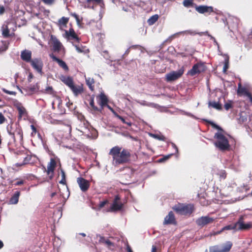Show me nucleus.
<instances>
[{"instance_id": "1", "label": "nucleus", "mask_w": 252, "mask_h": 252, "mask_svg": "<svg viewBox=\"0 0 252 252\" xmlns=\"http://www.w3.org/2000/svg\"><path fill=\"white\" fill-rule=\"evenodd\" d=\"M109 155L112 158V164L114 166L129 163L131 154L130 150L118 146L112 147L109 152Z\"/></svg>"}, {"instance_id": "2", "label": "nucleus", "mask_w": 252, "mask_h": 252, "mask_svg": "<svg viewBox=\"0 0 252 252\" xmlns=\"http://www.w3.org/2000/svg\"><path fill=\"white\" fill-rule=\"evenodd\" d=\"M7 130L14 142L17 141L21 142L23 141V130L19 125L13 124L8 125L7 126Z\"/></svg>"}, {"instance_id": "3", "label": "nucleus", "mask_w": 252, "mask_h": 252, "mask_svg": "<svg viewBox=\"0 0 252 252\" xmlns=\"http://www.w3.org/2000/svg\"><path fill=\"white\" fill-rule=\"evenodd\" d=\"M214 137L216 139L214 144L216 148L221 151H227L229 149L230 145L228 140L221 132L216 133Z\"/></svg>"}, {"instance_id": "4", "label": "nucleus", "mask_w": 252, "mask_h": 252, "mask_svg": "<svg viewBox=\"0 0 252 252\" xmlns=\"http://www.w3.org/2000/svg\"><path fill=\"white\" fill-rule=\"evenodd\" d=\"M172 209L177 214L184 216H190L194 211V205L191 204L179 203Z\"/></svg>"}, {"instance_id": "5", "label": "nucleus", "mask_w": 252, "mask_h": 252, "mask_svg": "<svg viewBox=\"0 0 252 252\" xmlns=\"http://www.w3.org/2000/svg\"><path fill=\"white\" fill-rule=\"evenodd\" d=\"M58 162L60 163V159L57 157L51 158L50 162L47 164V169H45L47 174L50 180L52 179L54 177V170ZM60 164L61 165V164Z\"/></svg>"}, {"instance_id": "6", "label": "nucleus", "mask_w": 252, "mask_h": 252, "mask_svg": "<svg viewBox=\"0 0 252 252\" xmlns=\"http://www.w3.org/2000/svg\"><path fill=\"white\" fill-rule=\"evenodd\" d=\"M207 67L204 63L199 62L194 64L192 68L189 70L188 74L191 76L199 74L206 71Z\"/></svg>"}, {"instance_id": "7", "label": "nucleus", "mask_w": 252, "mask_h": 252, "mask_svg": "<svg viewBox=\"0 0 252 252\" xmlns=\"http://www.w3.org/2000/svg\"><path fill=\"white\" fill-rule=\"evenodd\" d=\"M234 227L236 231L247 230L252 227V224L251 222L245 223L244 217L241 216L237 222L234 223Z\"/></svg>"}, {"instance_id": "8", "label": "nucleus", "mask_w": 252, "mask_h": 252, "mask_svg": "<svg viewBox=\"0 0 252 252\" xmlns=\"http://www.w3.org/2000/svg\"><path fill=\"white\" fill-rule=\"evenodd\" d=\"M184 72V67L182 66L178 71H173L166 74L165 75V80L169 82L174 81L180 78L182 76Z\"/></svg>"}, {"instance_id": "9", "label": "nucleus", "mask_w": 252, "mask_h": 252, "mask_svg": "<svg viewBox=\"0 0 252 252\" xmlns=\"http://www.w3.org/2000/svg\"><path fill=\"white\" fill-rule=\"evenodd\" d=\"M11 24H13V23L11 22H5V23L2 26L1 28V34L4 38H9L10 37H12L14 35V32L15 29L16 28L15 27V28H13L12 32H10V29L9 28V25Z\"/></svg>"}, {"instance_id": "10", "label": "nucleus", "mask_w": 252, "mask_h": 252, "mask_svg": "<svg viewBox=\"0 0 252 252\" xmlns=\"http://www.w3.org/2000/svg\"><path fill=\"white\" fill-rule=\"evenodd\" d=\"M120 200L121 197L119 195H115L109 211L115 212L122 210L124 204L120 201Z\"/></svg>"}, {"instance_id": "11", "label": "nucleus", "mask_w": 252, "mask_h": 252, "mask_svg": "<svg viewBox=\"0 0 252 252\" xmlns=\"http://www.w3.org/2000/svg\"><path fill=\"white\" fill-rule=\"evenodd\" d=\"M32 67L40 74L42 73L43 63L40 58H34L30 62Z\"/></svg>"}, {"instance_id": "12", "label": "nucleus", "mask_w": 252, "mask_h": 252, "mask_svg": "<svg viewBox=\"0 0 252 252\" xmlns=\"http://www.w3.org/2000/svg\"><path fill=\"white\" fill-rule=\"evenodd\" d=\"M14 106L18 111V120H21L23 117L27 116L28 112L21 102L16 101L14 103Z\"/></svg>"}, {"instance_id": "13", "label": "nucleus", "mask_w": 252, "mask_h": 252, "mask_svg": "<svg viewBox=\"0 0 252 252\" xmlns=\"http://www.w3.org/2000/svg\"><path fill=\"white\" fill-rule=\"evenodd\" d=\"M214 219L209 216H203L196 220V224L201 227L214 222Z\"/></svg>"}, {"instance_id": "14", "label": "nucleus", "mask_w": 252, "mask_h": 252, "mask_svg": "<svg viewBox=\"0 0 252 252\" xmlns=\"http://www.w3.org/2000/svg\"><path fill=\"white\" fill-rule=\"evenodd\" d=\"M195 9L200 14L208 13L210 14L211 13L214 12V8L211 6L205 5H197L195 4Z\"/></svg>"}, {"instance_id": "15", "label": "nucleus", "mask_w": 252, "mask_h": 252, "mask_svg": "<svg viewBox=\"0 0 252 252\" xmlns=\"http://www.w3.org/2000/svg\"><path fill=\"white\" fill-rule=\"evenodd\" d=\"M50 42L53 46V50L54 52H59L63 46L61 42L54 35L50 36Z\"/></svg>"}, {"instance_id": "16", "label": "nucleus", "mask_w": 252, "mask_h": 252, "mask_svg": "<svg viewBox=\"0 0 252 252\" xmlns=\"http://www.w3.org/2000/svg\"><path fill=\"white\" fill-rule=\"evenodd\" d=\"M77 181L82 191L85 192L89 189L90 184L88 180L82 177H79L77 178Z\"/></svg>"}, {"instance_id": "17", "label": "nucleus", "mask_w": 252, "mask_h": 252, "mask_svg": "<svg viewBox=\"0 0 252 252\" xmlns=\"http://www.w3.org/2000/svg\"><path fill=\"white\" fill-rule=\"evenodd\" d=\"M50 58L53 60V61L57 62L59 65L62 67L64 71H68L69 68L65 62L61 59H59L56 57L54 54H51L50 55Z\"/></svg>"}, {"instance_id": "18", "label": "nucleus", "mask_w": 252, "mask_h": 252, "mask_svg": "<svg viewBox=\"0 0 252 252\" xmlns=\"http://www.w3.org/2000/svg\"><path fill=\"white\" fill-rule=\"evenodd\" d=\"M163 224L164 225L167 224H174L176 225L177 224V221L176 220L175 216L173 213V212L170 211L167 216H166L163 221Z\"/></svg>"}, {"instance_id": "19", "label": "nucleus", "mask_w": 252, "mask_h": 252, "mask_svg": "<svg viewBox=\"0 0 252 252\" xmlns=\"http://www.w3.org/2000/svg\"><path fill=\"white\" fill-rule=\"evenodd\" d=\"M98 97L99 98L98 104L100 106L101 108L100 109H101V111L105 106H107L109 108L112 109L110 107L107 105L108 99L104 94L101 93Z\"/></svg>"}, {"instance_id": "20", "label": "nucleus", "mask_w": 252, "mask_h": 252, "mask_svg": "<svg viewBox=\"0 0 252 252\" xmlns=\"http://www.w3.org/2000/svg\"><path fill=\"white\" fill-rule=\"evenodd\" d=\"M32 53L28 50H24L21 52V58L26 63H30L32 59Z\"/></svg>"}, {"instance_id": "21", "label": "nucleus", "mask_w": 252, "mask_h": 252, "mask_svg": "<svg viewBox=\"0 0 252 252\" xmlns=\"http://www.w3.org/2000/svg\"><path fill=\"white\" fill-rule=\"evenodd\" d=\"M75 96L82 94L84 92L83 84L80 85H75L74 84L70 88Z\"/></svg>"}, {"instance_id": "22", "label": "nucleus", "mask_w": 252, "mask_h": 252, "mask_svg": "<svg viewBox=\"0 0 252 252\" xmlns=\"http://www.w3.org/2000/svg\"><path fill=\"white\" fill-rule=\"evenodd\" d=\"M65 34L66 37L69 39H74L77 42H79L80 41V38L78 36L72 28L69 29L68 31H65Z\"/></svg>"}, {"instance_id": "23", "label": "nucleus", "mask_w": 252, "mask_h": 252, "mask_svg": "<svg viewBox=\"0 0 252 252\" xmlns=\"http://www.w3.org/2000/svg\"><path fill=\"white\" fill-rule=\"evenodd\" d=\"M250 94L251 93L249 91L247 88L242 86L240 83L238 84L237 94L239 95H245L248 96V95H250Z\"/></svg>"}, {"instance_id": "24", "label": "nucleus", "mask_w": 252, "mask_h": 252, "mask_svg": "<svg viewBox=\"0 0 252 252\" xmlns=\"http://www.w3.org/2000/svg\"><path fill=\"white\" fill-rule=\"evenodd\" d=\"M60 79L69 88L74 84L73 79L70 76H62Z\"/></svg>"}, {"instance_id": "25", "label": "nucleus", "mask_w": 252, "mask_h": 252, "mask_svg": "<svg viewBox=\"0 0 252 252\" xmlns=\"http://www.w3.org/2000/svg\"><path fill=\"white\" fill-rule=\"evenodd\" d=\"M20 195V192L16 191L14 192L9 200L10 204H16L19 201V198Z\"/></svg>"}, {"instance_id": "26", "label": "nucleus", "mask_w": 252, "mask_h": 252, "mask_svg": "<svg viewBox=\"0 0 252 252\" xmlns=\"http://www.w3.org/2000/svg\"><path fill=\"white\" fill-rule=\"evenodd\" d=\"M87 85L88 86L89 89L93 92L94 90V83L95 81L93 78L88 77L85 78Z\"/></svg>"}, {"instance_id": "27", "label": "nucleus", "mask_w": 252, "mask_h": 252, "mask_svg": "<svg viewBox=\"0 0 252 252\" xmlns=\"http://www.w3.org/2000/svg\"><path fill=\"white\" fill-rule=\"evenodd\" d=\"M222 252H228L232 246V243L231 242H227L226 243L220 245Z\"/></svg>"}, {"instance_id": "28", "label": "nucleus", "mask_w": 252, "mask_h": 252, "mask_svg": "<svg viewBox=\"0 0 252 252\" xmlns=\"http://www.w3.org/2000/svg\"><path fill=\"white\" fill-rule=\"evenodd\" d=\"M209 106H211L213 108L218 110H222V105L220 102H216V101H210L208 103Z\"/></svg>"}, {"instance_id": "29", "label": "nucleus", "mask_w": 252, "mask_h": 252, "mask_svg": "<svg viewBox=\"0 0 252 252\" xmlns=\"http://www.w3.org/2000/svg\"><path fill=\"white\" fill-rule=\"evenodd\" d=\"M99 242L101 243L107 245L108 247L114 246V243H112L109 239H105L104 237H101L99 239Z\"/></svg>"}, {"instance_id": "30", "label": "nucleus", "mask_w": 252, "mask_h": 252, "mask_svg": "<svg viewBox=\"0 0 252 252\" xmlns=\"http://www.w3.org/2000/svg\"><path fill=\"white\" fill-rule=\"evenodd\" d=\"M248 115L245 112L240 113V117L238 119V122L240 124H243L247 121Z\"/></svg>"}, {"instance_id": "31", "label": "nucleus", "mask_w": 252, "mask_h": 252, "mask_svg": "<svg viewBox=\"0 0 252 252\" xmlns=\"http://www.w3.org/2000/svg\"><path fill=\"white\" fill-rule=\"evenodd\" d=\"M159 16L158 14H155L151 16L147 21L149 25H154L158 20Z\"/></svg>"}, {"instance_id": "32", "label": "nucleus", "mask_w": 252, "mask_h": 252, "mask_svg": "<svg viewBox=\"0 0 252 252\" xmlns=\"http://www.w3.org/2000/svg\"><path fill=\"white\" fill-rule=\"evenodd\" d=\"M90 105L92 109L94 112H101V109L94 105V98L93 97L90 98Z\"/></svg>"}, {"instance_id": "33", "label": "nucleus", "mask_w": 252, "mask_h": 252, "mask_svg": "<svg viewBox=\"0 0 252 252\" xmlns=\"http://www.w3.org/2000/svg\"><path fill=\"white\" fill-rule=\"evenodd\" d=\"M183 5L186 7H194L195 8V3L193 0H184L183 2Z\"/></svg>"}, {"instance_id": "34", "label": "nucleus", "mask_w": 252, "mask_h": 252, "mask_svg": "<svg viewBox=\"0 0 252 252\" xmlns=\"http://www.w3.org/2000/svg\"><path fill=\"white\" fill-rule=\"evenodd\" d=\"M114 114L115 116L120 119L123 123L126 124L129 126H131V123L129 121H126V119L118 115L116 113H115Z\"/></svg>"}, {"instance_id": "35", "label": "nucleus", "mask_w": 252, "mask_h": 252, "mask_svg": "<svg viewBox=\"0 0 252 252\" xmlns=\"http://www.w3.org/2000/svg\"><path fill=\"white\" fill-rule=\"evenodd\" d=\"M209 252H222L220 245L210 247Z\"/></svg>"}, {"instance_id": "36", "label": "nucleus", "mask_w": 252, "mask_h": 252, "mask_svg": "<svg viewBox=\"0 0 252 252\" xmlns=\"http://www.w3.org/2000/svg\"><path fill=\"white\" fill-rule=\"evenodd\" d=\"M44 93L53 95H55L56 93L51 86L47 87L44 90Z\"/></svg>"}, {"instance_id": "37", "label": "nucleus", "mask_w": 252, "mask_h": 252, "mask_svg": "<svg viewBox=\"0 0 252 252\" xmlns=\"http://www.w3.org/2000/svg\"><path fill=\"white\" fill-rule=\"evenodd\" d=\"M38 88L37 85H32L27 87V90L32 93L37 92Z\"/></svg>"}, {"instance_id": "38", "label": "nucleus", "mask_w": 252, "mask_h": 252, "mask_svg": "<svg viewBox=\"0 0 252 252\" xmlns=\"http://www.w3.org/2000/svg\"><path fill=\"white\" fill-rule=\"evenodd\" d=\"M233 102L232 101L229 100L228 102H226L224 104V109L227 111L229 110L230 108H233Z\"/></svg>"}, {"instance_id": "39", "label": "nucleus", "mask_w": 252, "mask_h": 252, "mask_svg": "<svg viewBox=\"0 0 252 252\" xmlns=\"http://www.w3.org/2000/svg\"><path fill=\"white\" fill-rule=\"evenodd\" d=\"M229 67V57L227 56L224 60V64L223 67L224 72H225Z\"/></svg>"}, {"instance_id": "40", "label": "nucleus", "mask_w": 252, "mask_h": 252, "mask_svg": "<svg viewBox=\"0 0 252 252\" xmlns=\"http://www.w3.org/2000/svg\"><path fill=\"white\" fill-rule=\"evenodd\" d=\"M207 122L209 124H210L213 127H214V128H216L217 129H218V130H220V131H222V132L224 131L223 130L220 126H219L218 125H216L214 122L210 121H207Z\"/></svg>"}, {"instance_id": "41", "label": "nucleus", "mask_w": 252, "mask_h": 252, "mask_svg": "<svg viewBox=\"0 0 252 252\" xmlns=\"http://www.w3.org/2000/svg\"><path fill=\"white\" fill-rule=\"evenodd\" d=\"M59 22L60 24L65 26L68 22V18L63 17L59 20Z\"/></svg>"}, {"instance_id": "42", "label": "nucleus", "mask_w": 252, "mask_h": 252, "mask_svg": "<svg viewBox=\"0 0 252 252\" xmlns=\"http://www.w3.org/2000/svg\"><path fill=\"white\" fill-rule=\"evenodd\" d=\"M31 128L32 130L31 132V136L32 137H34L35 136L36 133L37 132L36 127L33 125H31Z\"/></svg>"}, {"instance_id": "43", "label": "nucleus", "mask_w": 252, "mask_h": 252, "mask_svg": "<svg viewBox=\"0 0 252 252\" xmlns=\"http://www.w3.org/2000/svg\"><path fill=\"white\" fill-rule=\"evenodd\" d=\"M172 155H173V154H170V155L165 156L163 157L159 158L158 159V161L159 162H164V161L167 160V159H168Z\"/></svg>"}, {"instance_id": "44", "label": "nucleus", "mask_w": 252, "mask_h": 252, "mask_svg": "<svg viewBox=\"0 0 252 252\" xmlns=\"http://www.w3.org/2000/svg\"><path fill=\"white\" fill-rule=\"evenodd\" d=\"M234 229L235 230V228L234 227V223L233 224L228 225L222 228L221 231L225 230H232Z\"/></svg>"}, {"instance_id": "45", "label": "nucleus", "mask_w": 252, "mask_h": 252, "mask_svg": "<svg viewBox=\"0 0 252 252\" xmlns=\"http://www.w3.org/2000/svg\"><path fill=\"white\" fill-rule=\"evenodd\" d=\"M86 1L88 3L93 2L94 4H100L101 3H103V0H87Z\"/></svg>"}, {"instance_id": "46", "label": "nucleus", "mask_w": 252, "mask_h": 252, "mask_svg": "<svg viewBox=\"0 0 252 252\" xmlns=\"http://www.w3.org/2000/svg\"><path fill=\"white\" fill-rule=\"evenodd\" d=\"M108 203V201L107 200H104L103 201L100 202L98 207L99 209L103 208L106 204Z\"/></svg>"}, {"instance_id": "47", "label": "nucleus", "mask_w": 252, "mask_h": 252, "mask_svg": "<svg viewBox=\"0 0 252 252\" xmlns=\"http://www.w3.org/2000/svg\"><path fill=\"white\" fill-rule=\"evenodd\" d=\"M6 121V119L1 112H0V124H3Z\"/></svg>"}, {"instance_id": "48", "label": "nucleus", "mask_w": 252, "mask_h": 252, "mask_svg": "<svg viewBox=\"0 0 252 252\" xmlns=\"http://www.w3.org/2000/svg\"><path fill=\"white\" fill-rule=\"evenodd\" d=\"M24 181L23 180L15 182L13 183V185L15 186H20L24 184Z\"/></svg>"}, {"instance_id": "49", "label": "nucleus", "mask_w": 252, "mask_h": 252, "mask_svg": "<svg viewBox=\"0 0 252 252\" xmlns=\"http://www.w3.org/2000/svg\"><path fill=\"white\" fill-rule=\"evenodd\" d=\"M71 15L75 18V19L77 22H80L79 16L77 14H76L75 13H71Z\"/></svg>"}, {"instance_id": "50", "label": "nucleus", "mask_w": 252, "mask_h": 252, "mask_svg": "<svg viewBox=\"0 0 252 252\" xmlns=\"http://www.w3.org/2000/svg\"><path fill=\"white\" fill-rule=\"evenodd\" d=\"M42 1L46 4H51L53 3L54 0H42Z\"/></svg>"}, {"instance_id": "51", "label": "nucleus", "mask_w": 252, "mask_h": 252, "mask_svg": "<svg viewBox=\"0 0 252 252\" xmlns=\"http://www.w3.org/2000/svg\"><path fill=\"white\" fill-rule=\"evenodd\" d=\"M175 34L172 35L171 36H169L166 40V42H170L174 38H175Z\"/></svg>"}, {"instance_id": "52", "label": "nucleus", "mask_w": 252, "mask_h": 252, "mask_svg": "<svg viewBox=\"0 0 252 252\" xmlns=\"http://www.w3.org/2000/svg\"><path fill=\"white\" fill-rule=\"evenodd\" d=\"M33 78V75L32 73H30L28 77V80L29 82H31L32 81V79Z\"/></svg>"}, {"instance_id": "53", "label": "nucleus", "mask_w": 252, "mask_h": 252, "mask_svg": "<svg viewBox=\"0 0 252 252\" xmlns=\"http://www.w3.org/2000/svg\"><path fill=\"white\" fill-rule=\"evenodd\" d=\"M5 12V8L2 5H0V15L3 14Z\"/></svg>"}, {"instance_id": "54", "label": "nucleus", "mask_w": 252, "mask_h": 252, "mask_svg": "<svg viewBox=\"0 0 252 252\" xmlns=\"http://www.w3.org/2000/svg\"><path fill=\"white\" fill-rule=\"evenodd\" d=\"M3 91L4 92H5V93H6L7 94H16L15 92H14L7 91L5 89H3Z\"/></svg>"}, {"instance_id": "55", "label": "nucleus", "mask_w": 252, "mask_h": 252, "mask_svg": "<svg viewBox=\"0 0 252 252\" xmlns=\"http://www.w3.org/2000/svg\"><path fill=\"white\" fill-rule=\"evenodd\" d=\"M204 34L208 35V36H209L210 37L211 39H213L214 40V41H216L215 38L214 37L212 36V35H211L210 34H209V33L208 32H204Z\"/></svg>"}, {"instance_id": "56", "label": "nucleus", "mask_w": 252, "mask_h": 252, "mask_svg": "<svg viewBox=\"0 0 252 252\" xmlns=\"http://www.w3.org/2000/svg\"><path fill=\"white\" fill-rule=\"evenodd\" d=\"M62 179H65V173L63 169L61 168Z\"/></svg>"}, {"instance_id": "57", "label": "nucleus", "mask_w": 252, "mask_h": 252, "mask_svg": "<svg viewBox=\"0 0 252 252\" xmlns=\"http://www.w3.org/2000/svg\"><path fill=\"white\" fill-rule=\"evenodd\" d=\"M75 47L78 53H82L83 52V50L81 49L78 46L75 45Z\"/></svg>"}, {"instance_id": "58", "label": "nucleus", "mask_w": 252, "mask_h": 252, "mask_svg": "<svg viewBox=\"0 0 252 252\" xmlns=\"http://www.w3.org/2000/svg\"><path fill=\"white\" fill-rule=\"evenodd\" d=\"M126 249L127 252H133L131 247L128 244L127 245Z\"/></svg>"}, {"instance_id": "59", "label": "nucleus", "mask_w": 252, "mask_h": 252, "mask_svg": "<svg viewBox=\"0 0 252 252\" xmlns=\"http://www.w3.org/2000/svg\"><path fill=\"white\" fill-rule=\"evenodd\" d=\"M60 183L63 185L66 184V179H62L60 181Z\"/></svg>"}, {"instance_id": "60", "label": "nucleus", "mask_w": 252, "mask_h": 252, "mask_svg": "<svg viewBox=\"0 0 252 252\" xmlns=\"http://www.w3.org/2000/svg\"><path fill=\"white\" fill-rule=\"evenodd\" d=\"M172 146L173 148H174L175 149L176 152L178 153V149L177 146L174 143H172Z\"/></svg>"}, {"instance_id": "61", "label": "nucleus", "mask_w": 252, "mask_h": 252, "mask_svg": "<svg viewBox=\"0 0 252 252\" xmlns=\"http://www.w3.org/2000/svg\"><path fill=\"white\" fill-rule=\"evenodd\" d=\"M7 49V46H4L3 47L0 48V52L5 51Z\"/></svg>"}, {"instance_id": "62", "label": "nucleus", "mask_w": 252, "mask_h": 252, "mask_svg": "<svg viewBox=\"0 0 252 252\" xmlns=\"http://www.w3.org/2000/svg\"><path fill=\"white\" fill-rule=\"evenodd\" d=\"M157 248L156 246H153L151 252H157Z\"/></svg>"}, {"instance_id": "63", "label": "nucleus", "mask_w": 252, "mask_h": 252, "mask_svg": "<svg viewBox=\"0 0 252 252\" xmlns=\"http://www.w3.org/2000/svg\"><path fill=\"white\" fill-rule=\"evenodd\" d=\"M66 105H67V106H68L70 109H73V108L71 107V106H72V105H73V103H72L68 102V103H66Z\"/></svg>"}, {"instance_id": "64", "label": "nucleus", "mask_w": 252, "mask_h": 252, "mask_svg": "<svg viewBox=\"0 0 252 252\" xmlns=\"http://www.w3.org/2000/svg\"><path fill=\"white\" fill-rule=\"evenodd\" d=\"M247 97L249 98L251 103H252V95L251 93L250 94V95H248Z\"/></svg>"}]
</instances>
